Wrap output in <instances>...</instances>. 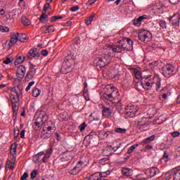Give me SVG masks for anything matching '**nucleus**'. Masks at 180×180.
I'll use <instances>...</instances> for the list:
<instances>
[{
	"label": "nucleus",
	"mask_w": 180,
	"mask_h": 180,
	"mask_svg": "<svg viewBox=\"0 0 180 180\" xmlns=\"http://www.w3.org/2000/svg\"><path fill=\"white\" fill-rule=\"evenodd\" d=\"M118 45H108L107 50L112 51V53H122L123 50L125 51H131L133 50V40L130 38H124L119 41Z\"/></svg>",
	"instance_id": "1"
},
{
	"label": "nucleus",
	"mask_w": 180,
	"mask_h": 180,
	"mask_svg": "<svg viewBox=\"0 0 180 180\" xmlns=\"http://www.w3.org/2000/svg\"><path fill=\"white\" fill-rule=\"evenodd\" d=\"M48 119L47 115L44 111H39L35 115V122L32 126L34 130L39 131L41 129V126L46 123Z\"/></svg>",
	"instance_id": "2"
},
{
	"label": "nucleus",
	"mask_w": 180,
	"mask_h": 180,
	"mask_svg": "<svg viewBox=\"0 0 180 180\" xmlns=\"http://www.w3.org/2000/svg\"><path fill=\"white\" fill-rule=\"evenodd\" d=\"M20 96H18L16 94H11L10 95V99L12 103V108H13V117H16V115H18V111L19 110V97Z\"/></svg>",
	"instance_id": "3"
},
{
	"label": "nucleus",
	"mask_w": 180,
	"mask_h": 180,
	"mask_svg": "<svg viewBox=\"0 0 180 180\" xmlns=\"http://www.w3.org/2000/svg\"><path fill=\"white\" fill-rule=\"evenodd\" d=\"M74 60L72 59H65L60 69L62 74H68L71 71V67Z\"/></svg>",
	"instance_id": "4"
},
{
	"label": "nucleus",
	"mask_w": 180,
	"mask_h": 180,
	"mask_svg": "<svg viewBox=\"0 0 180 180\" xmlns=\"http://www.w3.org/2000/svg\"><path fill=\"white\" fill-rule=\"evenodd\" d=\"M138 37L141 41L147 43L151 40V32L146 30H142L139 32Z\"/></svg>",
	"instance_id": "5"
},
{
	"label": "nucleus",
	"mask_w": 180,
	"mask_h": 180,
	"mask_svg": "<svg viewBox=\"0 0 180 180\" xmlns=\"http://www.w3.org/2000/svg\"><path fill=\"white\" fill-rule=\"evenodd\" d=\"M53 133H54V129L51 127H44L41 132V139L42 140H47V139H50L51 136H53Z\"/></svg>",
	"instance_id": "6"
},
{
	"label": "nucleus",
	"mask_w": 180,
	"mask_h": 180,
	"mask_svg": "<svg viewBox=\"0 0 180 180\" xmlns=\"http://www.w3.org/2000/svg\"><path fill=\"white\" fill-rule=\"evenodd\" d=\"M174 70H175V68L172 65H170V64L166 65L162 68V75H164V77L169 78L171 75H174Z\"/></svg>",
	"instance_id": "7"
},
{
	"label": "nucleus",
	"mask_w": 180,
	"mask_h": 180,
	"mask_svg": "<svg viewBox=\"0 0 180 180\" xmlns=\"http://www.w3.org/2000/svg\"><path fill=\"white\" fill-rule=\"evenodd\" d=\"M72 158H74V153L72 151L67 150L60 155L61 162H70L72 161Z\"/></svg>",
	"instance_id": "8"
},
{
	"label": "nucleus",
	"mask_w": 180,
	"mask_h": 180,
	"mask_svg": "<svg viewBox=\"0 0 180 180\" xmlns=\"http://www.w3.org/2000/svg\"><path fill=\"white\" fill-rule=\"evenodd\" d=\"M39 57H40V53H37V49L34 48V49H31L28 51L26 58H27L28 60H33V58L34 60H39Z\"/></svg>",
	"instance_id": "9"
},
{
	"label": "nucleus",
	"mask_w": 180,
	"mask_h": 180,
	"mask_svg": "<svg viewBox=\"0 0 180 180\" xmlns=\"http://www.w3.org/2000/svg\"><path fill=\"white\" fill-rule=\"evenodd\" d=\"M108 64H110V58L109 56L100 57L98 58L97 65H98L100 68H103V67H106Z\"/></svg>",
	"instance_id": "10"
},
{
	"label": "nucleus",
	"mask_w": 180,
	"mask_h": 180,
	"mask_svg": "<svg viewBox=\"0 0 180 180\" xmlns=\"http://www.w3.org/2000/svg\"><path fill=\"white\" fill-rule=\"evenodd\" d=\"M159 174L160 169L155 167L148 168L145 172V174L148 178H153V176H155V175H159Z\"/></svg>",
	"instance_id": "11"
},
{
	"label": "nucleus",
	"mask_w": 180,
	"mask_h": 180,
	"mask_svg": "<svg viewBox=\"0 0 180 180\" xmlns=\"http://www.w3.org/2000/svg\"><path fill=\"white\" fill-rule=\"evenodd\" d=\"M180 17L178 14H174L172 16L169 18V22L173 26V27H179Z\"/></svg>",
	"instance_id": "12"
},
{
	"label": "nucleus",
	"mask_w": 180,
	"mask_h": 180,
	"mask_svg": "<svg viewBox=\"0 0 180 180\" xmlns=\"http://www.w3.org/2000/svg\"><path fill=\"white\" fill-rule=\"evenodd\" d=\"M26 74V67L24 65H19L17 68L16 75L18 79H23L25 75Z\"/></svg>",
	"instance_id": "13"
},
{
	"label": "nucleus",
	"mask_w": 180,
	"mask_h": 180,
	"mask_svg": "<svg viewBox=\"0 0 180 180\" xmlns=\"http://www.w3.org/2000/svg\"><path fill=\"white\" fill-rule=\"evenodd\" d=\"M141 85L144 89L148 91V89H151V88H153V81H151L148 77H145V79L141 82Z\"/></svg>",
	"instance_id": "14"
},
{
	"label": "nucleus",
	"mask_w": 180,
	"mask_h": 180,
	"mask_svg": "<svg viewBox=\"0 0 180 180\" xmlns=\"http://www.w3.org/2000/svg\"><path fill=\"white\" fill-rule=\"evenodd\" d=\"M138 126L140 130H147V126H148V119L146 117H142L141 120L138 122Z\"/></svg>",
	"instance_id": "15"
},
{
	"label": "nucleus",
	"mask_w": 180,
	"mask_h": 180,
	"mask_svg": "<svg viewBox=\"0 0 180 180\" xmlns=\"http://www.w3.org/2000/svg\"><path fill=\"white\" fill-rule=\"evenodd\" d=\"M34 65L32 63H30V71L27 72L26 75V78H28V79H32L34 75H36V68H34Z\"/></svg>",
	"instance_id": "16"
},
{
	"label": "nucleus",
	"mask_w": 180,
	"mask_h": 180,
	"mask_svg": "<svg viewBox=\"0 0 180 180\" xmlns=\"http://www.w3.org/2000/svg\"><path fill=\"white\" fill-rule=\"evenodd\" d=\"M121 172L123 176L129 177L133 175V169H129L127 167H122Z\"/></svg>",
	"instance_id": "17"
},
{
	"label": "nucleus",
	"mask_w": 180,
	"mask_h": 180,
	"mask_svg": "<svg viewBox=\"0 0 180 180\" xmlns=\"http://www.w3.org/2000/svg\"><path fill=\"white\" fill-rule=\"evenodd\" d=\"M13 91H14V94L18 96H22V91H23V86L22 84H18L17 86L13 88Z\"/></svg>",
	"instance_id": "18"
},
{
	"label": "nucleus",
	"mask_w": 180,
	"mask_h": 180,
	"mask_svg": "<svg viewBox=\"0 0 180 180\" xmlns=\"http://www.w3.org/2000/svg\"><path fill=\"white\" fill-rule=\"evenodd\" d=\"M102 112L104 117H110V116H112V111L110 110V108L108 107H103Z\"/></svg>",
	"instance_id": "19"
},
{
	"label": "nucleus",
	"mask_w": 180,
	"mask_h": 180,
	"mask_svg": "<svg viewBox=\"0 0 180 180\" xmlns=\"http://www.w3.org/2000/svg\"><path fill=\"white\" fill-rule=\"evenodd\" d=\"M39 22L41 23H47V22H49V15H47L46 13H42L39 17Z\"/></svg>",
	"instance_id": "20"
},
{
	"label": "nucleus",
	"mask_w": 180,
	"mask_h": 180,
	"mask_svg": "<svg viewBox=\"0 0 180 180\" xmlns=\"http://www.w3.org/2000/svg\"><path fill=\"white\" fill-rule=\"evenodd\" d=\"M108 147L110 148L111 151H117L120 148V143H117V141H115L111 146H108Z\"/></svg>",
	"instance_id": "21"
},
{
	"label": "nucleus",
	"mask_w": 180,
	"mask_h": 180,
	"mask_svg": "<svg viewBox=\"0 0 180 180\" xmlns=\"http://www.w3.org/2000/svg\"><path fill=\"white\" fill-rule=\"evenodd\" d=\"M18 43V39H14V38H11L10 41H6L5 42V46H8V49H11L12 46H15Z\"/></svg>",
	"instance_id": "22"
},
{
	"label": "nucleus",
	"mask_w": 180,
	"mask_h": 180,
	"mask_svg": "<svg viewBox=\"0 0 180 180\" xmlns=\"http://www.w3.org/2000/svg\"><path fill=\"white\" fill-rule=\"evenodd\" d=\"M111 96L113 99H117L119 98V91L117 89L110 88Z\"/></svg>",
	"instance_id": "23"
},
{
	"label": "nucleus",
	"mask_w": 180,
	"mask_h": 180,
	"mask_svg": "<svg viewBox=\"0 0 180 180\" xmlns=\"http://www.w3.org/2000/svg\"><path fill=\"white\" fill-rule=\"evenodd\" d=\"M102 155L104 157H109L110 155H112V150L110 149V147L107 146L105 150H103Z\"/></svg>",
	"instance_id": "24"
},
{
	"label": "nucleus",
	"mask_w": 180,
	"mask_h": 180,
	"mask_svg": "<svg viewBox=\"0 0 180 180\" xmlns=\"http://www.w3.org/2000/svg\"><path fill=\"white\" fill-rule=\"evenodd\" d=\"M112 171H110V169H105V172H98L100 178H106V176H108V175H110Z\"/></svg>",
	"instance_id": "25"
},
{
	"label": "nucleus",
	"mask_w": 180,
	"mask_h": 180,
	"mask_svg": "<svg viewBox=\"0 0 180 180\" xmlns=\"http://www.w3.org/2000/svg\"><path fill=\"white\" fill-rule=\"evenodd\" d=\"M99 173L96 172L93 174H91L90 176L86 177L84 180H98L99 179Z\"/></svg>",
	"instance_id": "26"
},
{
	"label": "nucleus",
	"mask_w": 180,
	"mask_h": 180,
	"mask_svg": "<svg viewBox=\"0 0 180 180\" xmlns=\"http://www.w3.org/2000/svg\"><path fill=\"white\" fill-rule=\"evenodd\" d=\"M18 40L19 41H21V43H26L27 40H29V38H27V35L26 34H21L18 36Z\"/></svg>",
	"instance_id": "27"
},
{
	"label": "nucleus",
	"mask_w": 180,
	"mask_h": 180,
	"mask_svg": "<svg viewBox=\"0 0 180 180\" xmlns=\"http://www.w3.org/2000/svg\"><path fill=\"white\" fill-rule=\"evenodd\" d=\"M21 23L24 25V26H30V20L26 16H22Z\"/></svg>",
	"instance_id": "28"
},
{
	"label": "nucleus",
	"mask_w": 180,
	"mask_h": 180,
	"mask_svg": "<svg viewBox=\"0 0 180 180\" xmlns=\"http://www.w3.org/2000/svg\"><path fill=\"white\" fill-rule=\"evenodd\" d=\"M154 140H155V135H152L146 139H145L143 141V144H148L150 143H151V141H154Z\"/></svg>",
	"instance_id": "29"
},
{
	"label": "nucleus",
	"mask_w": 180,
	"mask_h": 180,
	"mask_svg": "<svg viewBox=\"0 0 180 180\" xmlns=\"http://www.w3.org/2000/svg\"><path fill=\"white\" fill-rule=\"evenodd\" d=\"M43 155H44V152H40V153H37V155H34V160L35 162L36 163L40 162V160H41V157H43Z\"/></svg>",
	"instance_id": "30"
},
{
	"label": "nucleus",
	"mask_w": 180,
	"mask_h": 180,
	"mask_svg": "<svg viewBox=\"0 0 180 180\" xmlns=\"http://www.w3.org/2000/svg\"><path fill=\"white\" fill-rule=\"evenodd\" d=\"M41 94V90L38 89L37 87H35L32 89V96L34 98H37Z\"/></svg>",
	"instance_id": "31"
},
{
	"label": "nucleus",
	"mask_w": 180,
	"mask_h": 180,
	"mask_svg": "<svg viewBox=\"0 0 180 180\" xmlns=\"http://www.w3.org/2000/svg\"><path fill=\"white\" fill-rule=\"evenodd\" d=\"M26 57L25 56H20L17 59H15L14 64L15 65H19V64H22L25 60Z\"/></svg>",
	"instance_id": "32"
},
{
	"label": "nucleus",
	"mask_w": 180,
	"mask_h": 180,
	"mask_svg": "<svg viewBox=\"0 0 180 180\" xmlns=\"http://www.w3.org/2000/svg\"><path fill=\"white\" fill-rule=\"evenodd\" d=\"M103 98L105 99V101H109V102H113V98L112 97V93L108 94L105 93L103 96Z\"/></svg>",
	"instance_id": "33"
},
{
	"label": "nucleus",
	"mask_w": 180,
	"mask_h": 180,
	"mask_svg": "<svg viewBox=\"0 0 180 180\" xmlns=\"http://www.w3.org/2000/svg\"><path fill=\"white\" fill-rule=\"evenodd\" d=\"M173 180H180V169L174 170Z\"/></svg>",
	"instance_id": "34"
},
{
	"label": "nucleus",
	"mask_w": 180,
	"mask_h": 180,
	"mask_svg": "<svg viewBox=\"0 0 180 180\" xmlns=\"http://www.w3.org/2000/svg\"><path fill=\"white\" fill-rule=\"evenodd\" d=\"M16 148H18V146L15 143L11 145L10 149V154H11V155H16Z\"/></svg>",
	"instance_id": "35"
},
{
	"label": "nucleus",
	"mask_w": 180,
	"mask_h": 180,
	"mask_svg": "<svg viewBox=\"0 0 180 180\" xmlns=\"http://www.w3.org/2000/svg\"><path fill=\"white\" fill-rule=\"evenodd\" d=\"M95 18V14H92L90 16H89L86 20H85V23L87 26H89V25H91V23H92V21L94 20V18Z\"/></svg>",
	"instance_id": "36"
},
{
	"label": "nucleus",
	"mask_w": 180,
	"mask_h": 180,
	"mask_svg": "<svg viewBox=\"0 0 180 180\" xmlns=\"http://www.w3.org/2000/svg\"><path fill=\"white\" fill-rule=\"evenodd\" d=\"M135 78L136 79H141V82L145 79V77H141V72H140L139 70H136L135 72Z\"/></svg>",
	"instance_id": "37"
},
{
	"label": "nucleus",
	"mask_w": 180,
	"mask_h": 180,
	"mask_svg": "<svg viewBox=\"0 0 180 180\" xmlns=\"http://www.w3.org/2000/svg\"><path fill=\"white\" fill-rule=\"evenodd\" d=\"M136 113H137V111L125 110V115L127 116V117H133Z\"/></svg>",
	"instance_id": "38"
},
{
	"label": "nucleus",
	"mask_w": 180,
	"mask_h": 180,
	"mask_svg": "<svg viewBox=\"0 0 180 180\" xmlns=\"http://www.w3.org/2000/svg\"><path fill=\"white\" fill-rule=\"evenodd\" d=\"M81 171L79 169H78L76 166L75 167H73L70 172L69 174H70V175H77L78 174V172H80Z\"/></svg>",
	"instance_id": "39"
},
{
	"label": "nucleus",
	"mask_w": 180,
	"mask_h": 180,
	"mask_svg": "<svg viewBox=\"0 0 180 180\" xmlns=\"http://www.w3.org/2000/svg\"><path fill=\"white\" fill-rule=\"evenodd\" d=\"M137 147H139V144H135L133 145L132 146H131L128 150H127V153L128 154H131V153H133L134 151V150H136V148H137Z\"/></svg>",
	"instance_id": "40"
},
{
	"label": "nucleus",
	"mask_w": 180,
	"mask_h": 180,
	"mask_svg": "<svg viewBox=\"0 0 180 180\" xmlns=\"http://www.w3.org/2000/svg\"><path fill=\"white\" fill-rule=\"evenodd\" d=\"M20 34L18 32H12L11 34V39H14L15 40H19V36Z\"/></svg>",
	"instance_id": "41"
},
{
	"label": "nucleus",
	"mask_w": 180,
	"mask_h": 180,
	"mask_svg": "<svg viewBox=\"0 0 180 180\" xmlns=\"http://www.w3.org/2000/svg\"><path fill=\"white\" fill-rule=\"evenodd\" d=\"M99 164L101 165H106V164H109V159L108 158H102L99 160Z\"/></svg>",
	"instance_id": "42"
},
{
	"label": "nucleus",
	"mask_w": 180,
	"mask_h": 180,
	"mask_svg": "<svg viewBox=\"0 0 180 180\" xmlns=\"http://www.w3.org/2000/svg\"><path fill=\"white\" fill-rule=\"evenodd\" d=\"M123 77V72L122 71H118L117 74L114 75V78L115 79H120V78Z\"/></svg>",
	"instance_id": "43"
},
{
	"label": "nucleus",
	"mask_w": 180,
	"mask_h": 180,
	"mask_svg": "<svg viewBox=\"0 0 180 180\" xmlns=\"http://www.w3.org/2000/svg\"><path fill=\"white\" fill-rule=\"evenodd\" d=\"M45 27L46 28L45 33H52V32H54V27H53V25H46Z\"/></svg>",
	"instance_id": "44"
},
{
	"label": "nucleus",
	"mask_w": 180,
	"mask_h": 180,
	"mask_svg": "<svg viewBox=\"0 0 180 180\" xmlns=\"http://www.w3.org/2000/svg\"><path fill=\"white\" fill-rule=\"evenodd\" d=\"M49 9H51V6H50V3H47L44 6V10L42 13H46Z\"/></svg>",
	"instance_id": "45"
},
{
	"label": "nucleus",
	"mask_w": 180,
	"mask_h": 180,
	"mask_svg": "<svg viewBox=\"0 0 180 180\" xmlns=\"http://www.w3.org/2000/svg\"><path fill=\"white\" fill-rule=\"evenodd\" d=\"M38 174H39V171H37V169L33 170L30 174L31 179H34V178H36V176H37Z\"/></svg>",
	"instance_id": "46"
},
{
	"label": "nucleus",
	"mask_w": 180,
	"mask_h": 180,
	"mask_svg": "<svg viewBox=\"0 0 180 180\" xmlns=\"http://www.w3.org/2000/svg\"><path fill=\"white\" fill-rule=\"evenodd\" d=\"M127 131V129L123 128H117L115 129V133H120V134H124Z\"/></svg>",
	"instance_id": "47"
},
{
	"label": "nucleus",
	"mask_w": 180,
	"mask_h": 180,
	"mask_svg": "<svg viewBox=\"0 0 180 180\" xmlns=\"http://www.w3.org/2000/svg\"><path fill=\"white\" fill-rule=\"evenodd\" d=\"M135 108L136 107L134 105L127 106L126 110H128L129 112H137Z\"/></svg>",
	"instance_id": "48"
},
{
	"label": "nucleus",
	"mask_w": 180,
	"mask_h": 180,
	"mask_svg": "<svg viewBox=\"0 0 180 180\" xmlns=\"http://www.w3.org/2000/svg\"><path fill=\"white\" fill-rule=\"evenodd\" d=\"M82 165H84V162L79 160L77 164L76 165V168L79 169L80 171L82 170Z\"/></svg>",
	"instance_id": "49"
},
{
	"label": "nucleus",
	"mask_w": 180,
	"mask_h": 180,
	"mask_svg": "<svg viewBox=\"0 0 180 180\" xmlns=\"http://www.w3.org/2000/svg\"><path fill=\"white\" fill-rule=\"evenodd\" d=\"M159 25L162 29H167V22L164 20H160Z\"/></svg>",
	"instance_id": "50"
},
{
	"label": "nucleus",
	"mask_w": 180,
	"mask_h": 180,
	"mask_svg": "<svg viewBox=\"0 0 180 180\" xmlns=\"http://www.w3.org/2000/svg\"><path fill=\"white\" fill-rule=\"evenodd\" d=\"M165 179H171V178H172V172H167L165 174Z\"/></svg>",
	"instance_id": "51"
},
{
	"label": "nucleus",
	"mask_w": 180,
	"mask_h": 180,
	"mask_svg": "<svg viewBox=\"0 0 180 180\" xmlns=\"http://www.w3.org/2000/svg\"><path fill=\"white\" fill-rule=\"evenodd\" d=\"M86 127V123L83 122L82 124L79 125V129L80 131H84V130H85Z\"/></svg>",
	"instance_id": "52"
},
{
	"label": "nucleus",
	"mask_w": 180,
	"mask_h": 180,
	"mask_svg": "<svg viewBox=\"0 0 180 180\" xmlns=\"http://www.w3.org/2000/svg\"><path fill=\"white\" fill-rule=\"evenodd\" d=\"M134 26H141V21L139 20V18L134 20Z\"/></svg>",
	"instance_id": "53"
},
{
	"label": "nucleus",
	"mask_w": 180,
	"mask_h": 180,
	"mask_svg": "<svg viewBox=\"0 0 180 180\" xmlns=\"http://www.w3.org/2000/svg\"><path fill=\"white\" fill-rule=\"evenodd\" d=\"M58 19H63V16H60V15L53 16L51 18V22H56V20H58Z\"/></svg>",
	"instance_id": "54"
},
{
	"label": "nucleus",
	"mask_w": 180,
	"mask_h": 180,
	"mask_svg": "<svg viewBox=\"0 0 180 180\" xmlns=\"http://www.w3.org/2000/svg\"><path fill=\"white\" fill-rule=\"evenodd\" d=\"M32 85H34V82H30L28 84L27 86L25 89L26 92H27V91L30 90V88H32Z\"/></svg>",
	"instance_id": "55"
},
{
	"label": "nucleus",
	"mask_w": 180,
	"mask_h": 180,
	"mask_svg": "<svg viewBox=\"0 0 180 180\" xmlns=\"http://www.w3.org/2000/svg\"><path fill=\"white\" fill-rule=\"evenodd\" d=\"M161 88V80H158L156 82V91H160Z\"/></svg>",
	"instance_id": "56"
},
{
	"label": "nucleus",
	"mask_w": 180,
	"mask_h": 180,
	"mask_svg": "<svg viewBox=\"0 0 180 180\" xmlns=\"http://www.w3.org/2000/svg\"><path fill=\"white\" fill-rule=\"evenodd\" d=\"M51 153H53V146L51 145L49 150H46V155H49L50 157V154H51Z\"/></svg>",
	"instance_id": "57"
},
{
	"label": "nucleus",
	"mask_w": 180,
	"mask_h": 180,
	"mask_svg": "<svg viewBox=\"0 0 180 180\" xmlns=\"http://www.w3.org/2000/svg\"><path fill=\"white\" fill-rule=\"evenodd\" d=\"M94 2H96V0H89L86 5V6H91Z\"/></svg>",
	"instance_id": "58"
},
{
	"label": "nucleus",
	"mask_w": 180,
	"mask_h": 180,
	"mask_svg": "<svg viewBox=\"0 0 180 180\" xmlns=\"http://www.w3.org/2000/svg\"><path fill=\"white\" fill-rule=\"evenodd\" d=\"M29 177V174H27V172H25L22 176H21V178H20V180H25L27 178Z\"/></svg>",
	"instance_id": "59"
},
{
	"label": "nucleus",
	"mask_w": 180,
	"mask_h": 180,
	"mask_svg": "<svg viewBox=\"0 0 180 180\" xmlns=\"http://www.w3.org/2000/svg\"><path fill=\"white\" fill-rule=\"evenodd\" d=\"M49 158H50V155H44V156L42 158V162H47V160H49Z\"/></svg>",
	"instance_id": "60"
},
{
	"label": "nucleus",
	"mask_w": 180,
	"mask_h": 180,
	"mask_svg": "<svg viewBox=\"0 0 180 180\" xmlns=\"http://www.w3.org/2000/svg\"><path fill=\"white\" fill-rule=\"evenodd\" d=\"M79 9V6H73V7L70 8V11L72 12H77V11H78Z\"/></svg>",
	"instance_id": "61"
},
{
	"label": "nucleus",
	"mask_w": 180,
	"mask_h": 180,
	"mask_svg": "<svg viewBox=\"0 0 180 180\" xmlns=\"http://www.w3.org/2000/svg\"><path fill=\"white\" fill-rule=\"evenodd\" d=\"M172 137H179L180 136V132L179 131H173L172 133Z\"/></svg>",
	"instance_id": "62"
},
{
	"label": "nucleus",
	"mask_w": 180,
	"mask_h": 180,
	"mask_svg": "<svg viewBox=\"0 0 180 180\" xmlns=\"http://www.w3.org/2000/svg\"><path fill=\"white\" fill-rule=\"evenodd\" d=\"M138 19L140 20V22H143L144 19H147V15H143L141 16H139Z\"/></svg>",
	"instance_id": "63"
},
{
	"label": "nucleus",
	"mask_w": 180,
	"mask_h": 180,
	"mask_svg": "<svg viewBox=\"0 0 180 180\" xmlns=\"http://www.w3.org/2000/svg\"><path fill=\"white\" fill-rule=\"evenodd\" d=\"M117 109L122 110V103L120 102V100L117 103Z\"/></svg>",
	"instance_id": "64"
}]
</instances>
